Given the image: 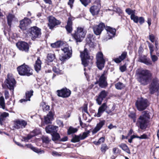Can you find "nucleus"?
Masks as SVG:
<instances>
[{
    "mask_svg": "<svg viewBox=\"0 0 159 159\" xmlns=\"http://www.w3.org/2000/svg\"><path fill=\"white\" fill-rule=\"evenodd\" d=\"M16 46L19 49L25 52H28L29 50V46L28 44L24 41L18 42L16 43Z\"/></svg>",
    "mask_w": 159,
    "mask_h": 159,
    "instance_id": "ddd939ff",
    "label": "nucleus"
},
{
    "mask_svg": "<svg viewBox=\"0 0 159 159\" xmlns=\"http://www.w3.org/2000/svg\"><path fill=\"white\" fill-rule=\"evenodd\" d=\"M61 50L64 52V53L62 56L60 57V59L61 61H64L71 57L72 51L71 47L66 46L61 49Z\"/></svg>",
    "mask_w": 159,
    "mask_h": 159,
    "instance_id": "20e7f679",
    "label": "nucleus"
},
{
    "mask_svg": "<svg viewBox=\"0 0 159 159\" xmlns=\"http://www.w3.org/2000/svg\"><path fill=\"white\" fill-rule=\"evenodd\" d=\"M136 74L139 81L143 85L148 84L152 79V74L148 70L138 69L136 71Z\"/></svg>",
    "mask_w": 159,
    "mask_h": 159,
    "instance_id": "f257e3e1",
    "label": "nucleus"
},
{
    "mask_svg": "<svg viewBox=\"0 0 159 159\" xmlns=\"http://www.w3.org/2000/svg\"><path fill=\"white\" fill-rule=\"evenodd\" d=\"M72 22L71 19L70 18H69L68 21L67 22V24L65 26V28L66 31L69 33H70L72 31Z\"/></svg>",
    "mask_w": 159,
    "mask_h": 159,
    "instance_id": "a878e982",
    "label": "nucleus"
},
{
    "mask_svg": "<svg viewBox=\"0 0 159 159\" xmlns=\"http://www.w3.org/2000/svg\"><path fill=\"white\" fill-rule=\"evenodd\" d=\"M55 58V56L54 54L49 53L48 55L47 61L48 62H52Z\"/></svg>",
    "mask_w": 159,
    "mask_h": 159,
    "instance_id": "a19ab883",
    "label": "nucleus"
},
{
    "mask_svg": "<svg viewBox=\"0 0 159 159\" xmlns=\"http://www.w3.org/2000/svg\"><path fill=\"white\" fill-rule=\"evenodd\" d=\"M0 105L3 109H5L4 99L3 96H1L0 97Z\"/></svg>",
    "mask_w": 159,
    "mask_h": 159,
    "instance_id": "37998d69",
    "label": "nucleus"
},
{
    "mask_svg": "<svg viewBox=\"0 0 159 159\" xmlns=\"http://www.w3.org/2000/svg\"><path fill=\"white\" fill-rule=\"evenodd\" d=\"M139 61L147 65H150L152 64V62L150 59L148 58L145 55H139Z\"/></svg>",
    "mask_w": 159,
    "mask_h": 159,
    "instance_id": "412c9836",
    "label": "nucleus"
},
{
    "mask_svg": "<svg viewBox=\"0 0 159 159\" xmlns=\"http://www.w3.org/2000/svg\"><path fill=\"white\" fill-rule=\"evenodd\" d=\"M48 25L50 29H52L56 25H59L61 22L56 19L54 17L50 16L49 19Z\"/></svg>",
    "mask_w": 159,
    "mask_h": 159,
    "instance_id": "6ab92c4d",
    "label": "nucleus"
},
{
    "mask_svg": "<svg viewBox=\"0 0 159 159\" xmlns=\"http://www.w3.org/2000/svg\"><path fill=\"white\" fill-rule=\"evenodd\" d=\"M4 95L6 99L8 98L9 97V93L8 91L7 90L5 91Z\"/></svg>",
    "mask_w": 159,
    "mask_h": 159,
    "instance_id": "0e129e2a",
    "label": "nucleus"
},
{
    "mask_svg": "<svg viewBox=\"0 0 159 159\" xmlns=\"http://www.w3.org/2000/svg\"><path fill=\"white\" fill-rule=\"evenodd\" d=\"M83 110L84 112L85 113H88L87 111V106L86 104L84 105Z\"/></svg>",
    "mask_w": 159,
    "mask_h": 159,
    "instance_id": "774afa93",
    "label": "nucleus"
},
{
    "mask_svg": "<svg viewBox=\"0 0 159 159\" xmlns=\"http://www.w3.org/2000/svg\"><path fill=\"white\" fill-rule=\"evenodd\" d=\"M0 116L5 118L9 116V113L7 112H4L2 113Z\"/></svg>",
    "mask_w": 159,
    "mask_h": 159,
    "instance_id": "bf43d9fd",
    "label": "nucleus"
},
{
    "mask_svg": "<svg viewBox=\"0 0 159 159\" xmlns=\"http://www.w3.org/2000/svg\"><path fill=\"white\" fill-rule=\"evenodd\" d=\"M87 31L84 27H78L72 35L76 42H81L84 38Z\"/></svg>",
    "mask_w": 159,
    "mask_h": 159,
    "instance_id": "f03ea898",
    "label": "nucleus"
},
{
    "mask_svg": "<svg viewBox=\"0 0 159 159\" xmlns=\"http://www.w3.org/2000/svg\"><path fill=\"white\" fill-rule=\"evenodd\" d=\"M74 0H69V1L68 3L69 5H70L71 8H72V4L74 2Z\"/></svg>",
    "mask_w": 159,
    "mask_h": 159,
    "instance_id": "e2e57ef3",
    "label": "nucleus"
},
{
    "mask_svg": "<svg viewBox=\"0 0 159 159\" xmlns=\"http://www.w3.org/2000/svg\"><path fill=\"white\" fill-rule=\"evenodd\" d=\"M148 47L149 48L150 54H152L154 51V46L152 44L150 43L149 42H148Z\"/></svg>",
    "mask_w": 159,
    "mask_h": 159,
    "instance_id": "3c124183",
    "label": "nucleus"
},
{
    "mask_svg": "<svg viewBox=\"0 0 159 159\" xmlns=\"http://www.w3.org/2000/svg\"><path fill=\"white\" fill-rule=\"evenodd\" d=\"M33 90H30V91H27L25 93V99H22L20 100V102L22 103L23 102H26L27 101L30 100V98L33 95Z\"/></svg>",
    "mask_w": 159,
    "mask_h": 159,
    "instance_id": "bb28decb",
    "label": "nucleus"
},
{
    "mask_svg": "<svg viewBox=\"0 0 159 159\" xmlns=\"http://www.w3.org/2000/svg\"><path fill=\"white\" fill-rule=\"evenodd\" d=\"M113 61L117 63H119L122 61V60H121L119 57L118 58H116L114 59Z\"/></svg>",
    "mask_w": 159,
    "mask_h": 159,
    "instance_id": "13d9d810",
    "label": "nucleus"
},
{
    "mask_svg": "<svg viewBox=\"0 0 159 159\" xmlns=\"http://www.w3.org/2000/svg\"><path fill=\"white\" fill-rule=\"evenodd\" d=\"M78 130L77 128H73L70 126L68 130V134L70 135L72 133L76 132Z\"/></svg>",
    "mask_w": 159,
    "mask_h": 159,
    "instance_id": "ea45409f",
    "label": "nucleus"
},
{
    "mask_svg": "<svg viewBox=\"0 0 159 159\" xmlns=\"http://www.w3.org/2000/svg\"><path fill=\"white\" fill-rule=\"evenodd\" d=\"M107 108L106 103H103L98 108V112L96 114V116L98 117H100L103 113L105 111Z\"/></svg>",
    "mask_w": 159,
    "mask_h": 159,
    "instance_id": "393cba45",
    "label": "nucleus"
},
{
    "mask_svg": "<svg viewBox=\"0 0 159 159\" xmlns=\"http://www.w3.org/2000/svg\"><path fill=\"white\" fill-rule=\"evenodd\" d=\"M86 45H88L90 48H93L95 46V40H89V39H86Z\"/></svg>",
    "mask_w": 159,
    "mask_h": 159,
    "instance_id": "72a5a7b5",
    "label": "nucleus"
},
{
    "mask_svg": "<svg viewBox=\"0 0 159 159\" xmlns=\"http://www.w3.org/2000/svg\"><path fill=\"white\" fill-rule=\"evenodd\" d=\"M53 118V114L51 111H49L46 116L44 117V122L46 124L50 123Z\"/></svg>",
    "mask_w": 159,
    "mask_h": 159,
    "instance_id": "cd10ccee",
    "label": "nucleus"
},
{
    "mask_svg": "<svg viewBox=\"0 0 159 159\" xmlns=\"http://www.w3.org/2000/svg\"><path fill=\"white\" fill-rule=\"evenodd\" d=\"M120 147L122 148L123 150L128 152L129 151L127 146L124 144H121L119 145Z\"/></svg>",
    "mask_w": 159,
    "mask_h": 159,
    "instance_id": "49530a36",
    "label": "nucleus"
},
{
    "mask_svg": "<svg viewBox=\"0 0 159 159\" xmlns=\"http://www.w3.org/2000/svg\"><path fill=\"white\" fill-rule=\"evenodd\" d=\"M5 83L7 88L10 90H14V87L15 86L16 83L15 79L12 76H9V75H7V78L5 81Z\"/></svg>",
    "mask_w": 159,
    "mask_h": 159,
    "instance_id": "9d476101",
    "label": "nucleus"
},
{
    "mask_svg": "<svg viewBox=\"0 0 159 159\" xmlns=\"http://www.w3.org/2000/svg\"><path fill=\"white\" fill-rule=\"evenodd\" d=\"M19 74L21 75L29 76L33 74V70L28 66L24 64L17 68Z\"/></svg>",
    "mask_w": 159,
    "mask_h": 159,
    "instance_id": "7ed1b4c3",
    "label": "nucleus"
},
{
    "mask_svg": "<svg viewBox=\"0 0 159 159\" xmlns=\"http://www.w3.org/2000/svg\"><path fill=\"white\" fill-rule=\"evenodd\" d=\"M127 56V52H123L120 56H119L121 60L122 61L125 59Z\"/></svg>",
    "mask_w": 159,
    "mask_h": 159,
    "instance_id": "603ef678",
    "label": "nucleus"
},
{
    "mask_svg": "<svg viewBox=\"0 0 159 159\" xmlns=\"http://www.w3.org/2000/svg\"><path fill=\"white\" fill-rule=\"evenodd\" d=\"M109 148L107 145L105 143L102 144L101 146L100 150L101 152L105 153L106 151Z\"/></svg>",
    "mask_w": 159,
    "mask_h": 159,
    "instance_id": "4c0bfd02",
    "label": "nucleus"
},
{
    "mask_svg": "<svg viewBox=\"0 0 159 159\" xmlns=\"http://www.w3.org/2000/svg\"><path fill=\"white\" fill-rule=\"evenodd\" d=\"M129 117L132 118L134 119V122H135V115L134 114H131L130 115H129Z\"/></svg>",
    "mask_w": 159,
    "mask_h": 159,
    "instance_id": "69168bd1",
    "label": "nucleus"
},
{
    "mask_svg": "<svg viewBox=\"0 0 159 159\" xmlns=\"http://www.w3.org/2000/svg\"><path fill=\"white\" fill-rule=\"evenodd\" d=\"M107 74V71H104L99 79V84L100 86L102 88H104L107 85L106 81Z\"/></svg>",
    "mask_w": 159,
    "mask_h": 159,
    "instance_id": "dca6fc26",
    "label": "nucleus"
},
{
    "mask_svg": "<svg viewBox=\"0 0 159 159\" xmlns=\"http://www.w3.org/2000/svg\"><path fill=\"white\" fill-rule=\"evenodd\" d=\"M140 116L143 117L146 120H147L148 121V119L150 118V117L149 112L148 111H144L142 112V115Z\"/></svg>",
    "mask_w": 159,
    "mask_h": 159,
    "instance_id": "c9c22d12",
    "label": "nucleus"
},
{
    "mask_svg": "<svg viewBox=\"0 0 159 159\" xmlns=\"http://www.w3.org/2000/svg\"><path fill=\"white\" fill-rule=\"evenodd\" d=\"M105 121L104 120L100 121V122L97 124L96 127L93 130L94 133H96L99 131L105 124Z\"/></svg>",
    "mask_w": 159,
    "mask_h": 159,
    "instance_id": "c85d7f7f",
    "label": "nucleus"
},
{
    "mask_svg": "<svg viewBox=\"0 0 159 159\" xmlns=\"http://www.w3.org/2000/svg\"><path fill=\"white\" fill-rule=\"evenodd\" d=\"M148 37L149 40L152 42L153 43L155 41V36L153 34H150Z\"/></svg>",
    "mask_w": 159,
    "mask_h": 159,
    "instance_id": "5fc2aeb1",
    "label": "nucleus"
},
{
    "mask_svg": "<svg viewBox=\"0 0 159 159\" xmlns=\"http://www.w3.org/2000/svg\"><path fill=\"white\" fill-rule=\"evenodd\" d=\"M41 62L39 58H38L36 61L34 65V67L35 70L38 72L41 70Z\"/></svg>",
    "mask_w": 159,
    "mask_h": 159,
    "instance_id": "c756f323",
    "label": "nucleus"
},
{
    "mask_svg": "<svg viewBox=\"0 0 159 159\" xmlns=\"http://www.w3.org/2000/svg\"><path fill=\"white\" fill-rule=\"evenodd\" d=\"M63 42L61 41H57V42L51 44V46L53 48H59L62 46L63 44Z\"/></svg>",
    "mask_w": 159,
    "mask_h": 159,
    "instance_id": "473e14b6",
    "label": "nucleus"
},
{
    "mask_svg": "<svg viewBox=\"0 0 159 159\" xmlns=\"http://www.w3.org/2000/svg\"><path fill=\"white\" fill-rule=\"evenodd\" d=\"M41 105L42 106V108L44 111H48L50 107L47 105L45 103L43 102L41 103Z\"/></svg>",
    "mask_w": 159,
    "mask_h": 159,
    "instance_id": "de8ad7c7",
    "label": "nucleus"
},
{
    "mask_svg": "<svg viewBox=\"0 0 159 159\" xmlns=\"http://www.w3.org/2000/svg\"><path fill=\"white\" fill-rule=\"evenodd\" d=\"M120 69L121 72H123L125 70L126 67L125 65H123L120 67Z\"/></svg>",
    "mask_w": 159,
    "mask_h": 159,
    "instance_id": "680f3d73",
    "label": "nucleus"
},
{
    "mask_svg": "<svg viewBox=\"0 0 159 159\" xmlns=\"http://www.w3.org/2000/svg\"><path fill=\"white\" fill-rule=\"evenodd\" d=\"M106 30L107 31V34L108 39H110L113 37H114L116 34V30L110 27H107L105 28Z\"/></svg>",
    "mask_w": 159,
    "mask_h": 159,
    "instance_id": "b1692460",
    "label": "nucleus"
},
{
    "mask_svg": "<svg viewBox=\"0 0 159 159\" xmlns=\"http://www.w3.org/2000/svg\"><path fill=\"white\" fill-rule=\"evenodd\" d=\"M159 88V81L157 78H155L152 80L150 85V91L151 94L157 92Z\"/></svg>",
    "mask_w": 159,
    "mask_h": 159,
    "instance_id": "f8f14e48",
    "label": "nucleus"
},
{
    "mask_svg": "<svg viewBox=\"0 0 159 159\" xmlns=\"http://www.w3.org/2000/svg\"><path fill=\"white\" fill-rule=\"evenodd\" d=\"M57 124L60 127H63V122L60 120H57Z\"/></svg>",
    "mask_w": 159,
    "mask_h": 159,
    "instance_id": "052dcab7",
    "label": "nucleus"
},
{
    "mask_svg": "<svg viewBox=\"0 0 159 159\" xmlns=\"http://www.w3.org/2000/svg\"><path fill=\"white\" fill-rule=\"evenodd\" d=\"M136 105L139 111H142L144 110L148 106V100L142 98L137 101Z\"/></svg>",
    "mask_w": 159,
    "mask_h": 159,
    "instance_id": "0eeeda50",
    "label": "nucleus"
},
{
    "mask_svg": "<svg viewBox=\"0 0 159 159\" xmlns=\"http://www.w3.org/2000/svg\"><path fill=\"white\" fill-rule=\"evenodd\" d=\"M30 36L32 40L39 38L41 36V30L36 26L31 28L30 32Z\"/></svg>",
    "mask_w": 159,
    "mask_h": 159,
    "instance_id": "423d86ee",
    "label": "nucleus"
},
{
    "mask_svg": "<svg viewBox=\"0 0 159 159\" xmlns=\"http://www.w3.org/2000/svg\"><path fill=\"white\" fill-rule=\"evenodd\" d=\"M57 93L58 96L63 98H67L70 95L71 91L69 89L65 88L62 89L61 90H57Z\"/></svg>",
    "mask_w": 159,
    "mask_h": 159,
    "instance_id": "f3484780",
    "label": "nucleus"
},
{
    "mask_svg": "<svg viewBox=\"0 0 159 159\" xmlns=\"http://www.w3.org/2000/svg\"><path fill=\"white\" fill-rule=\"evenodd\" d=\"M35 134H29L26 137H24L23 138V141L25 142L28 141V140L31 139L34 136Z\"/></svg>",
    "mask_w": 159,
    "mask_h": 159,
    "instance_id": "09e8293b",
    "label": "nucleus"
},
{
    "mask_svg": "<svg viewBox=\"0 0 159 159\" xmlns=\"http://www.w3.org/2000/svg\"><path fill=\"white\" fill-rule=\"evenodd\" d=\"M81 3L85 7L91 2L90 0H80Z\"/></svg>",
    "mask_w": 159,
    "mask_h": 159,
    "instance_id": "864d4df0",
    "label": "nucleus"
},
{
    "mask_svg": "<svg viewBox=\"0 0 159 159\" xmlns=\"http://www.w3.org/2000/svg\"><path fill=\"white\" fill-rule=\"evenodd\" d=\"M151 55L152 60L153 62H155L157 60L158 58L156 56L152 55V54H151Z\"/></svg>",
    "mask_w": 159,
    "mask_h": 159,
    "instance_id": "4d7b16f0",
    "label": "nucleus"
},
{
    "mask_svg": "<svg viewBox=\"0 0 159 159\" xmlns=\"http://www.w3.org/2000/svg\"><path fill=\"white\" fill-rule=\"evenodd\" d=\"M100 4H98V6L94 5L90 7V11L93 16L98 14L100 11Z\"/></svg>",
    "mask_w": 159,
    "mask_h": 159,
    "instance_id": "5701e85b",
    "label": "nucleus"
},
{
    "mask_svg": "<svg viewBox=\"0 0 159 159\" xmlns=\"http://www.w3.org/2000/svg\"><path fill=\"white\" fill-rule=\"evenodd\" d=\"M96 63L99 69L101 70L104 67L105 61L102 53L98 52L96 55Z\"/></svg>",
    "mask_w": 159,
    "mask_h": 159,
    "instance_id": "39448f33",
    "label": "nucleus"
},
{
    "mask_svg": "<svg viewBox=\"0 0 159 159\" xmlns=\"http://www.w3.org/2000/svg\"><path fill=\"white\" fill-rule=\"evenodd\" d=\"M53 71L57 74H61L63 73V71L60 70L58 67L54 66L53 68Z\"/></svg>",
    "mask_w": 159,
    "mask_h": 159,
    "instance_id": "a18cd8bd",
    "label": "nucleus"
},
{
    "mask_svg": "<svg viewBox=\"0 0 159 159\" xmlns=\"http://www.w3.org/2000/svg\"><path fill=\"white\" fill-rule=\"evenodd\" d=\"M58 130V127L52 125H48L45 128V130L48 133L50 134L51 135L55 132H57Z\"/></svg>",
    "mask_w": 159,
    "mask_h": 159,
    "instance_id": "aec40b11",
    "label": "nucleus"
},
{
    "mask_svg": "<svg viewBox=\"0 0 159 159\" xmlns=\"http://www.w3.org/2000/svg\"><path fill=\"white\" fill-rule=\"evenodd\" d=\"M51 135L52 136V139L53 141L60 140V136L57 132Z\"/></svg>",
    "mask_w": 159,
    "mask_h": 159,
    "instance_id": "e433bc0d",
    "label": "nucleus"
},
{
    "mask_svg": "<svg viewBox=\"0 0 159 159\" xmlns=\"http://www.w3.org/2000/svg\"><path fill=\"white\" fill-rule=\"evenodd\" d=\"M105 28V25L103 23H100L98 25L94 26L93 29L94 33L97 35H100Z\"/></svg>",
    "mask_w": 159,
    "mask_h": 159,
    "instance_id": "2eb2a0df",
    "label": "nucleus"
},
{
    "mask_svg": "<svg viewBox=\"0 0 159 159\" xmlns=\"http://www.w3.org/2000/svg\"><path fill=\"white\" fill-rule=\"evenodd\" d=\"M14 122V127L17 129L25 128L27 124L26 121L21 119H16Z\"/></svg>",
    "mask_w": 159,
    "mask_h": 159,
    "instance_id": "9b49d317",
    "label": "nucleus"
},
{
    "mask_svg": "<svg viewBox=\"0 0 159 159\" xmlns=\"http://www.w3.org/2000/svg\"><path fill=\"white\" fill-rule=\"evenodd\" d=\"M105 140L104 137H102L100 138L98 141H95L93 142V143L97 145H98L104 142Z\"/></svg>",
    "mask_w": 159,
    "mask_h": 159,
    "instance_id": "79ce46f5",
    "label": "nucleus"
},
{
    "mask_svg": "<svg viewBox=\"0 0 159 159\" xmlns=\"http://www.w3.org/2000/svg\"><path fill=\"white\" fill-rule=\"evenodd\" d=\"M107 95V92L105 90H103L100 92L96 100L97 102L98 105L101 104L103 99L106 97Z\"/></svg>",
    "mask_w": 159,
    "mask_h": 159,
    "instance_id": "4be33fe9",
    "label": "nucleus"
},
{
    "mask_svg": "<svg viewBox=\"0 0 159 159\" xmlns=\"http://www.w3.org/2000/svg\"><path fill=\"white\" fill-rule=\"evenodd\" d=\"M95 36L92 34H89L86 39H89V40H95Z\"/></svg>",
    "mask_w": 159,
    "mask_h": 159,
    "instance_id": "6e6d98bb",
    "label": "nucleus"
},
{
    "mask_svg": "<svg viewBox=\"0 0 159 159\" xmlns=\"http://www.w3.org/2000/svg\"><path fill=\"white\" fill-rule=\"evenodd\" d=\"M31 150H32L35 152L37 153H38L43 154L44 153V151L43 150H41L40 149H39L33 146Z\"/></svg>",
    "mask_w": 159,
    "mask_h": 159,
    "instance_id": "c03bdc74",
    "label": "nucleus"
},
{
    "mask_svg": "<svg viewBox=\"0 0 159 159\" xmlns=\"http://www.w3.org/2000/svg\"><path fill=\"white\" fill-rule=\"evenodd\" d=\"M31 23V21L30 19L25 18L24 19L20 22V27L22 30L26 29V27Z\"/></svg>",
    "mask_w": 159,
    "mask_h": 159,
    "instance_id": "a211bd4d",
    "label": "nucleus"
},
{
    "mask_svg": "<svg viewBox=\"0 0 159 159\" xmlns=\"http://www.w3.org/2000/svg\"><path fill=\"white\" fill-rule=\"evenodd\" d=\"M80 56L82 64L84 67L87 66L88 64L87 60L89 59V56L86 48L84 49L83 52H81Z\"/></svg>",
    "mask_w": 159,
    "mask_h": 159,
    "instance_id": "1a4fd4ad",
    "label": "nucleus"
},
{
    "mask_svg": "<svg viewBox=\"0 0 159 159\" xmlns=\"http://www.w3.org/2000/svg\"><path fill=\"white\" fill-rule=\"evenodd\" d=\"M68 138L67 136H65L63 138L60 139V141L62 142H65L67 140Z\"/></svg>",
    "mask_w": 159,
    "mask_h": 159,
    "instance_id": "338daca9",
    "label": "nucleus"
},
{
    "mask_svg": "<svg viewBox=\"0 0 159 159\" xmlns=\"http://www.w3.org/2000/svg\"><path fill=\"white\" fill-rule=\"evenodd\" d=\"M134 18L135 20L133 19L132 20L135 23H138L139 22L140 24H142L144 22V19L142 17H139L138 16H135Z\"/></svg>",
    "mask_w": 159,
    "mask_h": 159,
    "instance_id": "2f4dec72",
    "label": "nucleus"
},
{
    "mask_svg": "<svg viewBox=\"0 0 159 159\" xmlns=\"http://www.w3.org/2000/svg\"><path fill=\"white\" fill-rule=\"evenodd\" d=\"M42 140L43 142L46 143H48L51 141V140L49 138L46 136H43L42 138Z\"/></svg>",
    "mask_w": 159,
    "mask_h": 159,
    "instance_id": "8fccbe9b",
    "label": "nucleus"
},
{
    "mask_svg": "<svg viewBox=\"0 0 159 159\" xmlns=\"http://www.w3.org/2000/svg\"><path fill=\"white\" fill-rule=\"evenodd\" d=\"M90 133L89 130L84 132L82 134H80L79 135H75L71 139V141L72 142L75 143L78 142L80 140H83L88 136V134Z\"/></svg>",
    "mask_w": 159,
    "mask_h": 159,
    "instance_id": "4468645a",
    "label": "nucleus"
},
{
    "mask_svg": "<svg viewBox=\"0 0 159 159\" xmlns=\"http://www.w3.org/2000/svg\"><path fill=\"white\" fill-rule=\"evenodd\" d=\"M125 11L129 15H131L130 19L131 20H135V18H134L135 16V10H132L130 8H128L125 10Z\"/></svg>",
    "mask_w": 159,
    "mask_h": 159,
    "instance_id": "7c9ffc66",
    "label": "nucleus"
},
{
    "mask_svg": "<svg viewBox=\"0 0 159 159\" xmlns=\"http://www.w3.org/2000/svg\"><path fill=\"white\" fill-rule=\"evenodd\" d=\"M115 85L116 88L118 89H122L125 87V85L120 82L116 83Z\"/></svg>",
    "mask_w": 159,
    "mask_h": 159,
    "instance_id": "58836bf2",
    "label": "nucleus"
},
{
    "mask_svg": "<svg viewBox=\"0 0 159 159\" xmlns=\"http://www.w3.org/2000/svg\"><path fill=\"white\" fill-rule=\"evenodd\" d=\"M148 121L142 116H140L137 119L136 125L141 129H144L147 127Z\"/></svg>",
    "mask_w": 159,
    "mask_h": 159,
    "instance_id": "6e6552de",
    "label": "nucleus"
},
{
    "mask_svg": "<svg viewBox=\"0 0 159 159\" xmlns=\"http://www.w3.org/2000/svg\"><path fill=\"white\" fill-rule=\"evenodd\" d=\"M14 18V16L11 14H9L7 16L8 24L10 27L11 25L12 21Z\"/></svg>",
    "mask_w": 159,
    "mask_h": 159,
    "instance_id": "f704fd0d",
    "label": "nucleus"
}]
</instances>
